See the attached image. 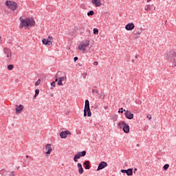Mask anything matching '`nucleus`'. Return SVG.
<instances>
[{
	"mask_svg": "<svg viewBox=\"0 0 176 176\" xmlns=\"http://www.w3.org/2000/svg\"><path fill=\"white\" fill-rule=\"evenodd\" d=\"M19 20L21 21L19 25L20 30H22L24 27H34V25H35V20L31 17H28L23 19L20 17Z\"/></svg>",
	"mask_w": 176,
	"mask_h": 176,
	"instance_id": "1",
	"label": "nucleus"
},
{
	"mask_svg": "<svg viewBox=\"0 0 176 176\" xmlns=\"http://www.w3.org/2000/svg\"><path fill=\"white\" fill-rule=\"evenodd\" d=\"M165 58L168 61H171L174 67H176V49L166 53Z\"/></svg>",
	"mask_w": 176,
	"mask_h": 176,
	"instance_id": "2",
	"label": "nucleus"
},
{
	"mask_svg": "<svg viewBox=\"0 0 176 176\" xmlns=\"http://www.w3.org/2000/svg\"><path fill=\"white\" fill-rule=\"evenodd\" d=\"M118 127L122 129L124 133L129 134L130 133V126L129 124L126 123L124 121H120L118 124Z\"/></svg>",
	"mask_w": 176,
	"mask_h": 176,
	"instance_id": "3",
	"label": "nucleus"
},
{
	"mask_svg": "<svg viewBox=\"0 0 176 176\" xmlns=\"http://www.w3.org/2000/svg\"><path fill=\"white\" fill-rule=\"evenodd\" d=\"M84 116L86 118V116H88V118H90L91 116V111H90V102H89V100H85V108H84Z\"/></svg>",
	"mask_w": 176,
	"mask_h": 176,
	"instance_id": "4",
	"label": "nucleus"
},
{
	"mask_svg": "<svg viewBox=\"0 0 176 176\" xmlns=\"http://www.w3.org/2000/svg\"><path fill=\"white\" fill-rule=\"evenodd\" d=\"M6 6L9 9H11L12 12H14L17 9V3L10 1H6Z\"/></svg>",
	"mask_w": 176,
	"mask_h": 176,
	"instance_id": "5",
	"label": "nucleus"
},
{
	"mask_svg": "<svg viewBox=\"0 0 176 176\" xmlns=\"http://www.w3.org/2000/svg\"><path fill=\"white\" fill-rule=\"evenodd\" d=\"M86 155V151H82L78 152L77 154L74 155V160L76 163H78V159H80L81 157H85Z\"/></svg>",
	"mask_w": 176,
	"mask_h": 176,
	"instance_id": "6",
	"label": "nucleus"
},
{
	"mask_svg": "<svg viewBox=\"0 0 176 176\" xmlns=\"http://www.w3.org/2000/svg\"><path fill=\"white\" fill-rule=\"evenodd\" d=\"M90 45V41L86 40V43H82L79 46L78 49L80 50H83V52H85L86 47H87Z\"/></svg>",
	"mask_w": 176,
	"mask_h": 176,
	"instance_id": "7",
	"label": "nucleus"
},
{
	"mask_svg": "<svg viewBox=\"0 0 176 176\" xmlns=\"http://www.w3.org/2000/svg\"><path fill=\"white\" fill-rule=\"evenodd\" d=\"M142 31H144V30L142 28L138 29L137 30H135L133 32L134 39H138V38H140V35H141V34H142Z\"/></svg>",
	"mask_w": 176,
	"mask_h": 176,
	"instance_id": "8",
	"label": "nucleus"
},
{
	"mask_svg": "<svg viewBox=\"0 0 176 176\" xmlns=\"http://www.w3.org/2000/svg\"><path fill=\"white\" fill-rule=\"evenodd\" d=\"M105 167H108V163H107V162L102 161L98 164V166L96 170L100 171V170L105 168Z\"/></svg>",
	"mask_w": 176,
	"mask_h": 176,
	"instance_id": "9",
	"label": "nucleus"
},
{
	"mask_svg": "<svg viewBox=\"0 0 176 176\" xmlns=\"http://www.w3.org/2000/svg\"><path fill=\"white\" fill-rule=\"evenodd\" d=\"M125 118L126 119H129V120H131L132 119H134V113H131V111L127 110L125 113Z\"/></svg>",
	"mask_w": 176,
	"mask_h": 176,
	"instance_id": "10",
	"label": "nucleus"
},
{
	"mask_svg": "<svg viewBox=\"0 0 176 176\" xmlns=\"http://www.w3.org/2000/svg\"><path fill=\"white\" fill-rule=\"evenodd\" d=\"M67 135H71V132L69 131H62L60 133V138H67Z\"/></svg>",
	"mask_w": 176,
	"mask_h": 176,
	"instance_id": "11",
	"label": "nucleus"
},
{
	"mask_svg": "<svg viewBox=\"0 0 176 176\" xmlns=\"http://www.w3.org/2000/svg\"><path fill=\"white\" fill-rule=\"evenodd\" d=\"M121 173L122 174H126L128 176L133 175V168L122 169Z\"/></svg>",
	"mask_w": 176,
	"mask_h": 176,
	"instance_id": "12",
	"label": "nucleus"
},
{
	"mask_svg": "<svg viewBox=\"0 0 176 176\" xmlns=\"http://www.w3.org/2000/svg\"><path fill=\"white\" fill-rule=\"evenodd\" d=\"M134 28H135V25H134L133 23H129L125 26L126 31H133Z\"/></svg>",
	"mask_w": 176,
	"mask_h": 176,
	"instance_id": "13",
	"label": "nucleus"
},
{
	"mask_svg": "<svg viewBox=\"0 0 176 176\" xmlns=\"http://www.w3.org/2000/svg\"><path fill=\"white\" fill-rule=\"evenodd\" d=\"M3 52L5 54L7 55L8 58H10V57H12V52H10V49H9L8 47H5L3 49Z\"/></svg>",
	"mask_w": 176,
	"mask_h": 176,
	"instance_id": "14",
	"label": "nucleus"
},
{
	"mask_svg": "<svg viewBox=\"0 0 176 176\" xmlns=\"http://www.w3.org/2000/svg\"><path fill=\"white\" fill-rule=\"evenodd\" d=\"M45 151H47V152H45L47 155H50V153H52V151H53V149L52 148V144H47L45 146Z\"/></svg>",
	"mask_w": 176,
	"mask_h": 176,
	"instance_id": "15",
	"label": "nucleus"
},
{
	"mask_svg": "<svg viewBox=\"0 0 176 176\" xmlns=\"http://www.w3.org/2000/svg\"><path fill=\"white\" fill-rule=\"evenodd\" d=\"M16 107L15 109L16 113H21V111L24 109V106H23L22 104H19V106L16 105Z\"/></svg>",
	"mask_w": 176,
	"mask_h": 176,
	"instance_id": "16",
	"label": "nucleus"
},
{
	"mask_svg": "<svg viewBox=\"0 0 176 176\" xmlns=\"http://www.w3.org/2000/svg\"><path fill=\"white\" fill-rule=\"evenodd\" d=\"M91 3L96 6V8L101 6V0H91Z\"/></svg>",
	"mask_w": 176,
	"mask_h": 176,
	"instance_id": "17",
	"label": "nucleus"
},
{
	"mask_svg": "<svg viewBox=\"0 0 176 176\" xmlns=\"http://www.w3.org/2000/svg\"><path fill=\"white\" fill-rule=\"evenodd\" d=\"M43 42V45H48V46H50V45H52V41H50L49 39H46V38H43L42 40Z\"/></svg>",
	"mask_w": 176,
	"mask_h": 176,
	"instance_id": "18",
	"label": "nucleus"
},
{
	"mask_svg": "<svg viewBox=\"0 0 176 176\" xmlns=\"http://www.w3.org/2000/svg\"><path fill=\"white\" fill-rule=\"evenodd\" d=\"M84 167L85 170H90V161H85L84 162Z\"/></svg>",
	"mask_w": 176,
	"mask_h": 176,
	"instance_id": "19",
	"label": "nucleus"
},
{
	"mask_svg": "<svg viewBox=\"0 0 176 176\" xmlns=\"http://www.w3.org/2000/svg\"><path fill=\"white\" fill-rule=\"evenodd\" d=\"M77 167L78 168V173L82 174L83 173V167L82 166V164L78 163L77 164Z\"/></svg>",
	"mask_w": 176,
	"mask_h": 176,
	"instance_id": "20",
	"label": "nucleus"
},
{
	"mask_svg": "<svg viewBox=\"0 0 176 176\" xmlns=\"http://www.w3.org/2000/svg\"><path fill=\"white\" fill-rule=\"evenodd\" d=\"M98 98L102 100L105 97V94H104L103 92H100L98 94Z\"/></svg>",
	"mask_w": 176,
	"mask_h": 176,
	"instance_id": "21",
	"label": "nucleus"
},
{
	"mask_svg": "<svg viewBox=\"0 0 176 176\" xmlns=\"http://www.w3.org/2000/svg\"><path fill=\"white\" fill-rule=\"evenodd\" d=\"M39 95V89H35V94L34 96V98H36Z\"/></svg>",
	"mask_w": 176,
	"mask_h": 176,
	"instance_id": "22",
	"label": "nucleus"
},
{
	"mask_svg": "<svg viewBox=\"0 0 176 176\" xmlns=\"http://www.w3.org/2000/svg\"><path fill=\"white\" fill-rule=\"evenodd\" d=\"M168 167H170V165H169L168 164H166L163 166L164 170V171H167V170H168Z\"/></svg>",
	"mask_w": 176,
	"mask_h": 176,
	"instance_id": "23",
	"label": "nucleus"
},
{
	"mask_svg": "<svg viewBox=\"0 0 176 176\" xmlns=\"http://www.w3.org/2000/svg\"><path fill=\"white\" fill-rule=\"evenodd\" d=\"M90 34H91V32H90V30L89 29H87L86 31H85V35L86 36H90Z\"/></svg>",
	"mask_w": 176,
	"mask_h": 176,
	"instance_id": "24",
	"label": "nucleus"
},
{
	"mask_svg": "<svg viewBox=\"0 0 176 176\" xmlns=\"http://www.w3.org/2000/svg\"><path fill=\"white\" fill-rule=\"evenodd\" d=\"M7 68L8 71H12L14 68V66L13 65H8Z\"/></svg>",
	"mask_w": 176,
	"mask_h": 176,
	"instance_id": "25",
	"label": "nucleus"
},
{
	"mask_svg": "<svg viewBox=\"0 0 176 176\" xmlns=\"http://www.w3.org/2000/svg\"><path fill=\"white\" fill-rule=\"evenodd\" d=\"M124 112V113H126V112H127V111H126V109H124L123 108H120V110L118 111L119 113H123Z\"/></svg>",
	"mask_w": 176,
	"mask_h": 176,
	"instance_id": "26",
	"label": "nucleus"
},
{
	"mask_svg": "<svg viewBox=\"0 0 176 176\" xmlns=\"http://www.w3.org/2000/svg\"><path fill=\"white\" fill-rule=\"evenodd\" d=\"M94 10H91V11L87 12V16H94Z\"/></svg>",
	"mask_w": 176,
	"mask_h": 176,
	"instance_id": "27",
	"label": "nucleus"
},
{
	"mask_svg": "<svg viewBox=\"0 0 176 176\" xmlns=\"http://www.w3.org/2000/svg\"><path fill=\"white\" fill-rule=\"evenodd\" d=\"M94 35H98V29L94 28Z\"/></svg>",
	"mask_w": 176,
	"mask_h": 176,
	"instance_id": "28",
	"label": "nucleus"
},
{
	"mask_svg": "<svg viewBox=\"0 0 176 176\" xmlns=\"http://www.w3.org/2000/svg\"><path fill=\"white\" fill-rule=\"evenodd\" d=\"M57 85L58 86H63L64 84H63V81H61V80H58V82H57Z\"/></svg>",
	"mask_w": 176,
	"mask_h": 176,
	"instance_id": "29",
	"label": "nucleus"
},
{
	"mask_svg": "<svg viewBox=\"0 0 176 176\" xmlns=\"http://www.w3.org/2000/svg\"><path fill=\"white\" fill-rule=\"evenodd\" d=\"M41 85V80L38 79L36 82H35V86H39Z\"/></svg>",
	"mask_w": 176,
	"mask_h": 176,
	"instance_id": "30",
	"label": "nucleus"
},
{
	"mask_svg": "<svg viewBox=\"0 0 176 176\" xmlns=\"http://www.w3.org/2000/svg\"><path fill=\"white\" fill-rule=\"evenodd\" d=\"M58 79L63 82V81L65 80V79H67V77L63 76V77L59 78Z\"/></svg>",
	"mask_w": 176,
	"mask_h": 176,
	"instance_id": "31",
	"label": "nucleus"
},
{
	"mask_svg": "<svg viewBox=\"0 0 176 176\" xmlns=\"http://www.w3.org/2000/svg\"><path fill=\"white\" fill-rule=\"evenodd\" d=\"M145 10H151V6L150 5H147L145 7Z\"/></svg>",
	"mask_w": 176,
	"mask_h": 176,
	"instance_id": "32",
	"label": "nucleus"
},
{
	"mask_svg": "<svg viewBox=\"0 0 176 176\" xmlns=\"http://www.w3.org/2000/svg\"><path fill=\"white\" fill-rule=\"evenodd\" d=\"M51 86H52V87H56V82L53 81L51 82Z\"/></svg>",
	"mask_w": 176,
	"mask_h": 176,
	"instance_id": "33",
	"label": "nucleus"
},
{
	"mask_svg": "<svg viewBox=\"0 0 176 176\" xmlns=\"http://www.w3.org/2000/svg\"><path fill=\"white\" fill-rule=\"evenodd\" d=\"M92 93H96V94L98 93V90L97 89H93Z\"/></svg>",
	"mask_w": 176,
	"mask_h": 176,
	"instance_id": "34",
	"label": "nucleus"
},
{
	"mask_svg": "<svg viewBox=\"0 0 176 176\" xmlns=\"http://www.w3.org/2000/svg\"><path fill=\"white\" fill-rule=\"evenodd\" d=\"M9 176H14V171L10 172V173L9 174Z\"/></svg>",
	"mask_w": 176,
	"mask_h": 176,
	"instance_id": "35",
	"label": "nucleus"
},
{
	"mask_svg": "<svg viewBox=\"0 0 176 176\" xmlns=\"http://www.w3.org/2000/svg\"><path fill=\"white\" fill-rule=\"evenodd\" d=\"M74 60L75 62L78 61V60H79V58H78V56H76L74 58Z\"/></svg>",
	"mask_w": 176,
	"mask_h": 176,
	"instance_id": "36",
	"label": "nucleus"
},
{
	"mask_svg": "<svg viewBox=\"0 0 176 176\" xmlns=\"http://www.w3.org/2000/svg\"><path fill=\"white\" fill-rule=\"evenodd\" d=\"M113 120H114V122H116V120H118V116H114Z\"/></svg>",
	"mask_w": 176,
	"mask_h": 176,
	"instance_id": "37",
	"label": "nucleus"
},
{
	"mask_svg": "<svg viewBox=\"0 0 176 176\" xmlns=\"http://www.w3.org/2000/svg\"><path fill=\"white\" fill-rule=\"evenodd\" d=\"M93 65H98V63L97 61H95L93 63Z\"/></svg>",
	"mask_w": 176,
	"mask_h": 176,
	"instance_id": "38",
	"label": "nucleus"
},
{
	"mask_svg": "<svg viewBox=\"0 0 176 176\" xmlns=\"http://www.w3.org/2000/svg\"><path fill=\"white\" fill-rule=\"evenodd\" d=\"M147 118H148L149 120H151L152 119V116L148 115Z\"/></svg>",
	"mask_w": 176,
	"mask_h": 176,
	"instance_id": "39",
	"label": "nucleus"
},
{
	"mask_svg": "<svg viewBox=\"0 0 176 176\" xmlns=\"http://www.w3.org/2000/svg\"><path fill=\"white\" fill-rule=\"evenodd\" d=\"M56 79H55V81L54 82H58V78H57V76H56Z\"/></svg>",
	"mask_w": 176,
	"mask_h": 176,
	"instance_id": "40",
	"label": "nucleus"
},
{
	"mask_svg": "<svg viewBox=\"0 0 176 176\" xmlns=\"http://www.w3.org/2000/svg\"><path fill=\"white\" fill-rule=\"evenodd\" d=\"M135 171H137V168H134V170H133L134 174H135Z\"/></svg>",
	"mask_w": 176,
	"mask_h": 176,
	"instance_id": "41",
	"label": "nucleus"
},
{
	"mask_svg": "<svg viewBox=\"0 0 176 176\" xmlns=\"http://www.w3.org/2000/svg\"><path fill=\"white\" fill-rule=\"evenodd\" d=\"M2 171H5V169H2V170L0 171V174H2Z\"/></svg>",
	"mask_w": 176,
	"mask_h": 176,
	"instance_id": "42",
	"label": "nucleus"
},
{
	"mask_svg": "<svg viewBox=\"0 0 176 176\" xmlns=\"http://www.w3.org/2000/svg\"><path fill=\"white\" fill-rule=\"evenodd\" d=\"M48 38H49L50 39H53V37H52V36H49Z\"/></svg>",
	"mask_w": 176,
	"mask_h": 176,
	"instance_id": "43",
	"label": "nucleus"
},
{
	"mask_svg": "<svg viewBox=\"0 0 176 176\" xmlns=\"http://www.w3.org/2000/svg\"><path fill=\"white\" fill-rule=\"evenodd\" d=\"M104 109H108V106H104Z\"/></svg>",
	"mask_w": 176,
	"mask_h": 176,
	"instance_id": "44",
	"label": "nucleus"
},
{
	"mask_svg": "<svg viewBox=\"0 0 176 176\" xmlns=\"http://www.w3.org/2000/svg\"><path fill=\"white\" fill-rule=\"evenodd\" d=\"M16 170H20V166H17Z\"/></svg>",
	"mask_w": 176,
	"mask_h": 176,
	"instance_id": "45",
	"label": "nucleus"
},
{
	"mask_svg": "<svg viewBox=\"0 0 176 176\" xmlns=\"http://www.w3.org/2000/svg\"><path fill=\"white\" fill-rule=\"evenodd\" d=\"M135 58H138V55H135Z\"/></svg>",
	"mask_w": 176,
	"mask_h": 176,
	"instance_id": "46",
	"label": "nucleus"
},
{
	"mask_svg": "<svg viewBox=\"0 0 176 176\" xmlns=\"http://www.w3.org/2000/svg\"><path fill=\"white\" fill-rule=\"evenodd\" d=\"M26 157H30V158H31V157H30V156H29V155H26Z\"/></svg>",
	"mask_w": 176,
	"mask_h": 176,
	"instance_id": "47",
	"label": "nucleus"
},
{
	"mask_svg": "<svg viewBox=\"0 0 176 176\" xmlns=\"http://www.w3.org/2000/svg\"><path fill=\"white\" fill-rule=\"evenodd\" d=\"M151 0H147V2H151Z\"/></svg>",
	"mask_w": 176,
	"mask_h": 176,
	"instance_id": "48",
	"label": "nucleus"
},
{
	"mask_svg": "<svg viewBox=\"0 0 176 176\" xmlns=\"http://www.w3.org/2000/svg\"><path fill=\"white\" fill-rule=\"evenodd\" d=\"M132 63H134V60H132Z\"/></svg>",
	"mask_w": 176,
	"mask_h": 176,
	"instance_id": "49",
	"label": "nucleus"
},
{
	"mask_svg": "<svg viewBox=\"0 0 176 176\" xmlns=\"http://www.w3.org/2000/svg\"><path fill=\"white\" fill-rule=\"evenodd\" d=\"M137 146H140V144H137Z\"/></svg>",
	"mask_w": 176,
	"mask_h": 176,
	"instance_id": "50",
	"label": "nucleus"
},
{
	"mask_svg": "<svg viewBox=\"0 0 176 176\" xmlns=\"http://www.w3.org/2000/svg\"><path fill=\"white\" fill-rule=\"evenodd\" d=\"M0 39H2V37H1V36H0Z\"/></svg>",
	"mask_w": 176,
	"mask_h": 176,
	"instance_id": "51",
	"label": "nucleus"
}]
</instances>
